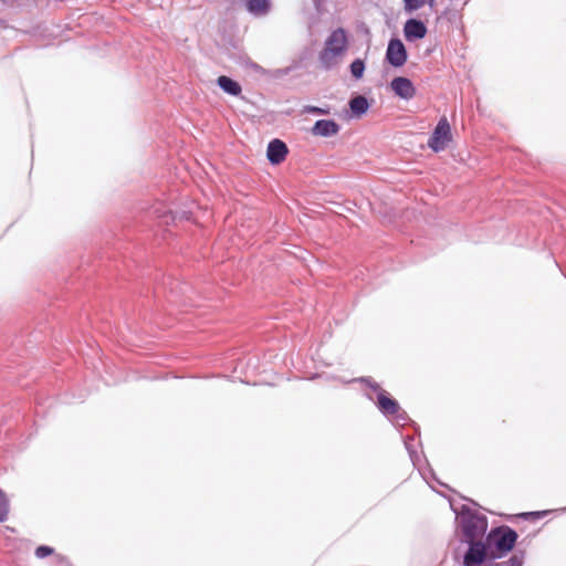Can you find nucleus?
<instances>
[{
  "label": "nucleus",
  "mask_w": 566,
  "mask_h": 566,
  "mask_svg": "<svg viewBox=\"0 0 566 566\" xmlns=\"http://www.w3.org/2000/svg\"><path fill=\"white\" fill-rule=\"evenodd\" d=\"M348 48V36L344 29L334 30L326 39L319 53V62L326 69L336 65Z\"/></svg>",
  "instance_id": "obj_1"
},
{
  "label": "nucleus",
  "mask_w": 566,
  "mask_h": 566,
  "mask_svg": "<svg viewBox=\"0 0 566 566\" xmlns=\"http://www.w3.org/2000/svg\"><path fill=\"white\" fill-rule=\"evenodd\" d=\"M459 522L470 546L475 544L474 541L482 537L486 531V521L481 516L463 513L460 515Z\"/></svg>",
  "instance_id": "obj_2"
},
{
  "label": "nucleus",
  "mask_w": 566,
  "mask_h": 566,
  "mask_svg": "<svg viewBox=\"0 0 566 566\" xmlns=\"http://www.w3.org/2000/svg\"><path fill=\"white\" fill-rule=\"evenodd\" d=\"M452 140L451 127L446 117L440 118L429 142L428 146L436 153L444 150Z\"/></svg>",
  "instance_id": "obj_3"
},
{
  "label": "nucleus",
  "mask_w": 566,
  "mask_h": 566,
  "mask_svg": "<svg viewBox=\"0 0 566 566\" xmlns=\"http://www.w3.org/2000/svg\"><path fill=\"white\" fill-rule=\"evenodd\" d=\"M490 538L499 552L506 553L513 548L517 535L513 530L509 527H502L492 532Z\"/></svg>",
  "instance_id": "obj_4"
},
{
  "label": "nucleus",
  "mask_w": 566,
  "mask_h": 566,
  "mask_svg": "<svg viewBox=\"0 0 566 566\" xmlns=\"http://www.w3.org/2000/svg\"><path fill=\"white\" fill-rule=\"evenodd\" d=\"M408 54L405 44L399 39H391L387 46L386 60L395 67H401L407 62Z\"/></svg>",
  "instance_id": "obj_5"
},
{
  "label": "nucleus",
  "mask_w": 566,
  "mask_h": 566,
  "mask_svg": "<svg viewBox=\"0 0 566 566\" xmlns=\"http://www.w3.org/2000/svg\"><path fill=\"white\" fill-rule=\"evenodd\" d=\"M389 86L396 96L406 101L413 98L417 93L413 83L408 77L405 76L394 77Z\"/></svg>",
  "instance_id": "obj_6"
},
{
  "label": "nucleus",
  "mask_w": 566,
  "mask_h": 566,
  "mask_svg": "<svg viewBox=\"0 0 566 566\" xmlns=\"http://www.w3.org/2000/svg\"><path fill=\"white\" fill-rule=\"evenodd\" d=\"M465 566H496L493 562L486 560V549L482 543L472 544L464 556Z\"/></svg>",
  "instance_id": "obj_7"
},
{
  "label": "nucleus",
  "mask_w": 566,
  "mask_h": 566,
  "mask_svg": "<svg viewBox=\"0 0 566 566\" xmlns=\"http://www.w3.org/2000/svg\"><path fill=\"white\" fill-rule=\"evenodd\" d=\"M378 408L388 417H394L392 420L397 424H402L406 417L400 412L399 405L394 399L389 398L384 391L378 395Z\"/></svg>",
  "instance_id": "obj_8"
},
{
  "label": "nucleus",
  "mask_w": 566,
  "mask_h": 566,
  "mask_svg": "<svg viewBox=\"0 0 566 566\" xmlns=\"http://www.w3.org/2000/svg\"><path fill=\"white\" fill-rule=\"evenodd\" d=\"M287 151V147L282 140L273 139L268 145L266 157L272 165H279L285 160Z\"/></svg>",
  "instance_id": "obj_9"
},
{
  "label": "nucleus",
  "mask_w": 566,
  "mask_h": 566,
  "mask_svg": "<svg viewBox=\"0 0 566 566\" xmlns=\"http://www.w3.org/2000/svg\"><path fill=\"white\" fill-rule=\"evenodd\" d=\"M403 34L407 41L423 39L427 34V27L417 19H409L403 25Z\"/></svg>",
  "instance_id": "obj_10"
},
{
  "label": "nucleus",
  "mask_w": 566,
  "mask_h": 566,
  "mask_svg": "<svg viewBox=\"0 0 566 566\" xmlns=\"http://www.w3.org/2000/svg\"><path fill=\"white\" fill-rule=\"evenodd\" d=\"M339 125L331 119L317 120L312 127V134L319 137L335 136L339 132Z\"/></svg>",
  "instance_id": "obj_11"
},
{
  "label": "nucleus",
  "mask_w": 566,
  "mask_h": 566,
  "mask_svg": "<svg viewBox=\"0 0 566 566\" xmlns=\"http://www.w3.org/2000/svg\"><path fill=\"white\" fill-rule=\"evenodd\" d=\"M349 108L355 116L360 117L368 111L369 103L365 96L359 95L350 99Z\"/></svg>",
  "instance_id": "obj_12"
},
{
  "label": "nucleus",
  "mask_w": 566,
  "mask_h": 566,
  "mask_svg": "<svg viewBox=\"0 0 566 566\" xmlns=\"http://www.w3.org/2000/svg\"><path fill=\"white\" fill-rule=\"evenodd\" d=\"M218 85L230 95L237 96L241 93L240 84L228 76H220Z\"/></svg>",
  "instance_id": "obj_13"
},
{
  "label": "nucleus",
  "mask_w": 566,
  "mask_h": 566,
  "mask_svg": "<svg viewBox=\"0 0 566 566\" xmlns=\"http://www.w3.org/2000/svg\"><path fill=\"white\" fill-rule=\"evenodd\" d=\"M247 9L254 15H263L270 9V0H248Z\"/></svg>",
  "instance_id": "obj_14"
},
{
  "label": "nucleus",
  "mask_w": 566,
  "mask_h": 566,
  "mask_svg": "<svg viewBox=\"0 0 566 566\" xmlns=\"http://www.w3.org/2000/svg\"><path fill=\"white\" fill-rule=\"evenodd\" d=\"M9 509L10 504L7 494L0 489V523L8 520Z\"/></svg>",
  "instance_id": "obj_15"
},
{
  "label": "nucleus",
  "mask_w": 566,
  "mask_h": 566,
  "mask_svg": "<svg viewBox=\"0 0 566 566\" xmlns=\"http://www.w3.org/2000/svg\"><path fill=\"white\" fill-rule=\"evenodd\" d=\"M350 72L355 78H361L365 72V63L357 59L350 64Z\"/></svg>",
  "instance_id": "obj_16"
},
{
  "label": "nucleus",
  "mask_w": 566,
  "mask_h": 566,
  "mask_svg": "<svg viewBox=\"0 0 566 566\" xmlns=\"http://www.w3.org/2000/svg\"><path fill=\"white\" fill-rule=\"evenodd\" d=\"M34 555L36 558L39 559H44L51 555H55L54 553V548L52 546H49V545H39L35 551H34Z\"/></svg>",
  "instance_id": "obj_17"
},
{
  "label": "nucleus",
  "mask_w": 566,
  "mask_h": 566,
  "mask_svg": "<svg viewBox=\"0 0 566 566\" xmlns=\"http://www.w3.org/2000/svg\"><path fill=\"white\" fill-rule=\"evenodd\" d=\"M423 2V0H403V8L407 12H413L420 9Z\"/></svg>",
  "instance_id": "obj_18"
},
{
  "label": "nucleus",
  "mask_w": 566,
  "mask_h": 566,
  "mask_svg": "<svg viewBox=\"0 0 566 566\" xmlns=\"http://www.w3.org/2000/svg\"><path fill=\"white\" fill-rule=\"evenodd\" d=\"M54 566H74L70 558L62 554H55L53 558Z\"/></svg>",
  "instance_id": "obj_19"
},
{
  "label": "nucleus",
  "mask_w": 566,
  "mask_h": 566,
  "mask_svg": "<svg viewBox=\"0 0 566 566\" xmlns=\"http://www.w3.org/2000/svg\"><path fill=\"white\" fill-rule=\"evenodd\" d=\"M306 112L308 113H315V114H327L328 111L327 109H324V108H321V107H315V106H307L305 108Z\"/></svg>",
  "instance_id": "obj_20"
},
{
  "label": "nucleus",
  "mask_w": 566,
  "mask_h": 566,
  "mask_svg": "<svg viewBox=\"0 0 566 566\" xmlns=\"http://www.w3.org/2000/svg\"><path fill=\"white\" fill-rule=\"evenodd\" d=\"M171 218H172V220H175V219H177V218H178V219H186V220H188V219H189V214H188V212H186V211H182V212H176Z\"/></svg>",
  "instance_id": "obj_21"
},
{
  "label": "nucleus",
  "mask_w": 566,
  "mask_h": 566,
  "mask_svg": "<svg viewBox=\"0 0 566 566\" xmlns=\"http://www.w3.org/2000/svg\"><path fill=\"white\" fill-rule=\"evenodd\" d=\"M511 564L512 566H522V562L516 557L511 559Z\"/></svg>",
  "instance_id": "obj_22"
},
{
  "label": "nucleus",
  "mask_w": 566,
  "mask_h": 566,
  "mask_svg": "<svg viewBox=\"0 0 566 566\" xmlns=\"http://www.w3.org/2000/svg\"><path fill=\"white\" fill-rule=\"evenodd\" d=\"M424 1L428 3V6H429L431 9H433V8L436 7L437 0H424Z\"/></svg>",
  "instance_id": "obj_23"
}]
</instances>
